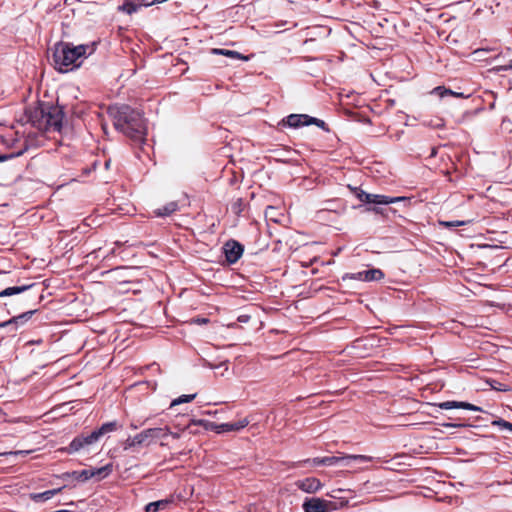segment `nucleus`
<instances>
[{
  "mask_svg": "<svg viewBox=\"0 0 512 512\" xmlns=\"http://www.w3.org/2000/svg\"><path fill=\"white\" fill-rule=\"evenodd\" d=\"M275 208L273 207H268L266 212H265V215L267 218L275 221V222H278L279 220L277 218H275Z\"/></svg>",
  "mask_w": 512,
  "mask_h": 512,
  "instance_id": "nucleus-31",
  "label": "nucleus"
},
{
  "mask_svg": "<svg viewBox=\"0 0 512 512\" xmlns=\"http://www.w3.org/2000/svg\"><path fill=\"white\" fill-rule=\"evenodd\" d=\"M436 156H437V150L435 148H433L429 157H436Z\"/></svg>",
  "mask_w": 512,
  "mask_h": 512,
  "instance_id": "nucleus-39",
  "label": "nucleus"
},
{
  "mask_svg": "<svg viewBox=\"0 0 512 512\" xmlns=\"http://www.w3.org/2000/svg\"><path fill=\"white\" fill-rule=\"evenodd\" d=\"M193 322L198 323V324H205V323L208 322V319H206V318H197V319H194Z\"/></svg>",
  "mask_w": 512,
  "mask_h": 512,
  "instance_id": "nucleus-35",
  "label": "nucleus"
},
{
  "mask_svg": "<svg viewBox=\"0 0 512 512\" xmlns=\"http://www.w3.org/2000/svg\"><path fill=\"white\" fill-rule=\"evenodd\" d=\"M248 424L249 420L247 418H243L235 423L218 424L217 433L239 431L245 428Z\"/></svg>",
  "mask_w": 512,
  "mask_h": 512,
  "instance_id": "nucleus-15",
  "label": "nucleus"
},
{
  "mask_svg": "<svg viewBox=\"0 0 512 512\" xmlns=\"http://www.w3.org/2000/svg\"><path fill=\"white\" fill-rule=\"evenodd\" d=\"M211 53L214 55H223V56L229 57L231 59H237V60H243V61H247L249 59L247 56H244L234 50L213 48V49H211Z\"/></svg>",
  "mask_w": 512,
  "mask_h": 512,
  "instance_id": "nucleus-16",
  "label": "nucleus"
},
{
  "mask_svg": "<svg viewBox=\"0 0 512 512\" xmlns=\"http://www.w3.org/2000/svg\"><path fill=\"white\" fill-rule=\"evenodd\" d=\"M437 406L441 409H454V408H462L466 410H472V411H482V409L478 406H475L468 402H459V401H446L437 404Z\"/></svg>",
  "mask_w": 512,
  "mask_h": 512,
  "instance_id": "nucleus-14",
  "label": "nucleus"
},
{
  "mask_svg": "<svg viewBox=\"0 0 512 512\" xmlns=\"http://www.w3.org/2000/svg\"><path fill=\"white\" fill-rule=\"evenodd\" d=\"M139 7L140 5L135 4L133 1L126 0L121 6H119V10L127 14H132L136 12Z\"/></svg>",
  "mask_w": 512,
  "mask_h": 512,
  "instance_id": "nucleus-24",
  "label": "nucleus"
},
{
  "mask_svg": "<svg viewBox=\"0 0 512 512\" xmlns=\"http://www.w3.org/2000/svg\"><path fill=\"white\" fill-rule=\"evenodd\" d=\"M238 320L241 322H247L249 320V316H247V315L240 316L238 318Z\"/></svg>",
  "mask_w": 512,
  "mask_h": 512,
  "instance_id": "nucleus-37",
  "label": "nucleus"
},
{
  "mask_svg": "<svg viewBox=\"0 0 512 512\" xmlns=\"http://www.w3.org/2000/svg\"><path fill=\"white\" fill-rule=\"evenodd\" d=\"M93 51L89 45L73 46L70 43L60 42L54 48V63L57 70L67 72L81 63V59Z\"/></svg>",
  "mask_w": 512,
  "mask_h": 512,
  "instance_id": "nucleus-2",
  "label": "nucleus"
},
{
  "mask_svg": "<svg viewBox=\"0 0 512 512\" xmlns=\"http://www.w3.org/2000/svg\"><path fill=\"white\" fill-rule=\"evenodd\" d=\"M14 155L13 154H0V160H10L11 158H13Z\"/></svg>",
  "mask_w": 512,
  "mask_h": 512,
  "instance_id": "nucleus-34",
  "label": "nucleus"
},
{
  "mask_svg": "<svg viewBox=\"0 0 512 512\" xmlns=\"http://www.w3.org/2000/svg\"><path fill=\"white\" fill-rule=\"evenodd\" d=\"M63 488H57V489H53V490H48V491H45V492H42V493H34V494H31V499L38 502V501H45V500H49L50 498H52L54 495L60 493L62 491Z\"/></svg>",
  "mask_w": 512,
  "mask_h": 512,
  "instance_id": "nucleus-17",
  "label": "nucleus"
},
{
  "mask_svg": "<svg viewBox=\"0 0 512 512\" xmlns=\"http://www.w3.org/2000/svg\"><path fill=\"white\" fill-rule=\"evenodd\" d=\"M109 164H110V162H104V168H105L106 170H107V169H109Z\"/></svg>",
  "mask_w": 512,
  "mask_h": 512,
  "instance_id": "nucleus-40",
  "label": "nucleus"
},
{
  "mask_svg": "<svg viewBox=\"0 0 512 512\" xmlns=\"http://www.w3.org/2000/svg\"><path fill=\"white\" fill-rule=\"evenodd\" d=\"M304 512H333L337 509L334 502L322 498L306 499L302 505Z\"/></svg>",
  "mask_w": 512,
  "mask_h": 512,
  "instance_id": "nucleus-6",
  "label": "nucleus"
},
{
  "mask_svg": "<svg viewBox=\"0 0 512 512\" xmlns=\"http://www.w3.org/2000/svg\"><path fill=\"white\" fill-rule=\"evenodd\" d=\"M492 425L499 426L502 429H507L509 431H512V423L505 421L503 419L494 420L492 422Z\"/></svg>",
  "mask_w": 512,
  "mask_h": 512,
  "instance_id": "nucleus-28",
  "label": "nucleus"
},
{
  "mask_svg": "<svg viewBox=\"0 0 512 512\" xmlns=\"http://www.w3.org/2000/svg\"><path fill=\"white\" fill-rule=\"evenodd\" d=\"M384 277V273L380 269H371L353 274H347L344 279L349 278L360 281H377Z\"/></svg>",
  "mask_w": 512,
  "mask_h": 512,
  "instance_id": "nucleus-13",
  "label": "nucleus"
},
{
  "mask_svg": "<svg viewBox=\"0 0 512 512\" xmlns=\"http://www.w3.org/2000/svg\"><path fill=\"white\" fill-rule=\"evenodd\" d=\"M35 311H28V312H25L17 317H14L6 322H3L0 324V327H5V326H8L10 324H18V323H24L25 321L29 320L31 315L34 313Z\"/></svg>",
  "mask_w": 512,
  "mask_h": 512,
  "instance_id": "nucleus-19",
  "label": "nucleus"
},
{
  "mask_svg": "<svg viewBox=\"0 0 512 512\" xmlns=\"http://www.w3.org/2000/svg\"><path fill=\"white\" fill-rule=\"evenodd\" d=\"M358 462V463H367L372 461V457L366 455H344L342 457L332 456V457H323V458H314V465H336L340 462H343L345 465H349L350 462Z\"/></svg>",
  "mask_w": 512,
  "mask_h": 512,
  "instance_id": "nucleus-5",
  "label": "nucleus"
},
{
  "mask_svg": "<svg viewBox=\"0 0 512 512\" xmlns=\"http://www.w3.org/2000/svg\"><path fill=\"white\" fill-rule=\"evenodd\" d=\"M168 505V500H159L156 502H151L146 506V512H157L159 510L165 509Z\"/></svg>",
  "mask_w": 512,
  "mask_h": 512,
  "instance_id": "nucleus-22",
  "label": "nucleus"
},
{
  "mask_svg": "<svg viewBox=\"0 0 512 512\" xmlns=\"http://www.w3.org/2000/svg\"><path fill=\"white\" fill-rule=\"evenodd\" d=\"M282 122L284 125H287L292 128H299L301 126H306L310 124H315L321 128H324L325 126L324 121L310 117L306 114H291Z\"/></svg>",
  "mask_w": 512,
  "mask_h": 512,
  "instance_id": "nucleus-7",
  "label": "nucleus"
},
{
  "mask_svg": "<svg viewBox=\"0 0 512 512\" xmlns=\"http://www.w3.org/2000/svg\"><path fill=\"white\" fill-rule=\"evenodd\" d=\"M30 119L34 127L41 131H60L63 114L58 107L36 108Z\"/></svg>",
  "mask_w": 512,
  "mask_h": 512,
  "instance_id": "nucleus-3",
  "label": "nucleus"
},
{
  "mask_svg": "<svg viewBox=\"0 0 512 512\" xmlns=\"http://www.w3.org/2000/svg\"><path fill=\"white\" fill-rule=\"evenodd\" d=\"M295 486L305 493L313 494L319 491L323 487V484L316 477H307L297 480Z\"/></svg>",
  "mask_w": 512,
  "mask_h": 512,
  "instance_id": "nucleus-11",
  "label": "nucleus"
},
{
  "mask_svg": "<svg viewBox=\"0 0 512 512\" xmlns=\"http://www.w3.org/2000/svg\"><path fill=\"white\" fill-rule=\"evenodd\" d=\"M168 436H172L173 438L178 439L180 437V434L171 431V433Z\"/></svg>",
  "mask_w": 512,
  "mask_h": 512,
  "instance_id": "nucleus-38",
  "label": "nucleus"
},
{
  "mask_svg": "<svg viewBox=\"0 0 512 512\" xmlns=\"http://www.w3.org/2000/svg\"><path fill=\"white\" fill-rule=\"evenodd\" d=\"M223 250L229 263L237 262L243 253V247L238 242L233 240L226 242Z\"/></svg>",
  "mask_w": 512,
  "mask_h": 512,
  "instance_id": "nucleus-12",
  "label": "nucleus"
},
{
  "mask_svg": "<svg viewBox=\"0 0 512 512\" xmlns=\"http://www.w3.org/2000/svg\"><path fill=\"white\" fill-rule=\"evenodd\" d=\"M136 446H141L138 434H136L133 437H128L125 440V442L123 443L124 450H129V449H131L133 447H136Z\"/></svg>",
  "mask_w": 512,
  "mask_h": 512,
  "instance_id": "nucleus-25",
  "label": "nucleus"
},
{
  "mask_svg": "<svg viewBox=\"0 0 512 512\" xmlns=\"http://www.w3.org/2000/svg\"><path fill=\"white\" fill-rule=\"evenodd\" d=\"M178 206L176 202H170L162 208L155 211L157 216H168L177 210Z\"/></svg>",
  "mask_w": 512,
  "mask_h": 512,
  "instance_id": "nucleus-21",
  "label": "nucleus"
},
{
  "mask_svg": "<svg viewBox=\"0 0 512 512\" xmlns=\"http://www.w3.org/2000/svg\"><path fill=\"white\" fill-rule=\"evenodd\" d=\"M358 198L362 202L375 203V204H392V203L409 200L408 197H388V196H384V195L370 194V193H366L363 191H361L358 194Z\"/></svg>",
  "mask_w": 512,
  "mask_h": 512,
  "instance_id": "nucleus-8",
  "label": "nucleus"
},
{
  "mask_svg": "<svg viewBox=\"0 0 512 512\" xmlns=\"http://www.w3.org/2000/svg\"><path fill=\"white\" fill-rule=\"evenodd\" d=\"M112 472V465L107 464L100 468H89L81 472H74L73 474L80 480L86 481L91 478L104 479Z\"/></svg>",
  "mask_w": 512,
  "mask_h": 512,
  "instance_id": "nucleus-9",
  "label": "nucleus"
},
{
  "mask_svg": "<svg viewBox=\"0 0 512 512\" xmlns=\"http://www.w3.org/2000/svg\"><path fill=\"white\" fill-rule=\"evenodd\" d=\"M192 425L202 426L205 430H211V431H215L217 433L218 424H216L214 422H210V421H207L204 419H198V420L194 419V420H191V422L188 424V427H190Z\"/></svg>",
  "mask_w": 512,
  "mask_h": 512,
  "instance_id": "nucleus-18",
  "label": "nucleus"
},
{
  "mask_svg": "<svg viewBox=\"0 0 512 512\" xmlns=\"http://www.w3.org/2000/svg\"><path fill=\"white\" fill-rule=\"evenodd\" d=\"M30 287H32V285H23V286H18V287H8V288L4 289L2 292H0V297L12 296V295H15V294H19V293H22V292L28 290Z\"/></svg>",
  "mask_w": 512,
  "mask_h": 512,
  "instance_id": "nucleus-20",
  "label": "nucleus"
},
{
  "mask_svg": "<svg viewBox=\"0 0 512 512\" xmlns=\"http://www.w3.org/2000/svg\"><path fill=\"white\" fill-rule=\"evenodd\" d=\"M443 426L447 427V428H454V427H462L464 425L463 424H455V423H444Z\"/></svg>",
  "mask_w": 512,
  "mask_h": 512,
  "instance_id": "nucleus-33",
  "label": "nucleus"
},
{
  "mask_svg": "<svg viewBox=\"0 0 512 512\" xmlns=\"http://www.w3.org/2000/svg\"><path fill=\"white\" fill-rule=\"evenodd\" d=\"M431 93L439 95L440 98H443V97H445L447 95H452V96H455V97H463L462 93L454 92V91H452L450 89H446V88L441 87V86H438V87L434 88Z\"/></svg>",
  "mask_w": 512,
  "mask_h": 512,
  "instance_id": "nucleus-23",
  "label": "nucleus"
},
{
  "mask_svg": "<svg viewBox=\"0 0 512 512\" xmlns=\"http://www.w3.org/2000/svg\"><path fill=\"white\" fill-rule=\"evenodd\" d=\"M289 160H294V155H290Z\"/></svg>",
  "mask_w": 512,
  "mask_h": 512,
  "instance_id": "nucleus-41",
  "label": "nucleus"
},
{
  "mask_svg": "<svg viewBox=\"0 0 512 512\" xmlns=\"http://www.w3.org/2000/svg\"><path fill=\"white\" fill-rule=\"evenodd\" d=\"M509 69H512V60L509 62V64L507 66L499 67L497 70L501 71V70H509Z\"/></svg>",
  "mask_w": 512,
  "mask_h": 512,
  "instance_id": "nucleus-36",
  "label": "nucleus"
},
{
  "mask_svg": "<svg viewBox=\"0 0 512 512\" xmlns=\"http://www.w3.org/2000/svg\"><path fill=\"white\" fill-rule=\"evenodd\" d=\"M110 115L114 118V125L128 137L142 141L146 134V125L141 114L127 105L112 106Z\"/></svg>",
  "mask_w": 512,
  "mask_h": 512,
  "instance_id": "nucleus-1",
  "label": "nucleus"
},
{
  "mask_svg": "<svg viewBox=\"0 0 512 512\" xmlns=\"http://www.w3.org/2000/svg\"><path fill=\"white\" fill-rule=\"evenodd\" d=\"M30 451H22V450H19V451H11V452H5V453H2L1 455H26L28 454Z\"/></svg>",
  "mask_w": 512,
  "mask_h": 512,
  "instance_id": "nucleus-32",
  "label": "nucleus"
},
{
  "mask_svg": "<svg viewBox=\"0 0 512 512\" xmlns=\"http://www.w3.org/2000/svg\"><path fill=\"white\" fill-rule=\"evenodd\" d=\"M99 438L100 437L95 431L86 436H78L70 443L69 447L67 448V451L69 453L77 452L86 446L92 445L93 443L98 441Z\"/></svg>",
  "mask_w": 512,
  "mask_h": 512,
  "instance_id": "nucleus-10",
  "label": "nucleus"
},
{
  "mask_svg": "<svg viewBox=\"0 0 512 512\" xmlns=\"http://www.w3.org/2000/svg\"><path fill=\"white\" fill-rule=\"evenodd\" d=\"M116 429V422H109L103 424L98 430L95 432L98 434L99 437L104 435L105 433L112 432Z\"/></svg>",
  "mask_w": 512,
  "mask_h": 512,
  "instance_id": "nucleus-26",
  "label": "nucleus"
},
{
  "mask_svg": "<svg viewBox=\"0 0 512 512\" xmlns=\"http://www.w3.org/2000/svg\"><path fill=\"white\" fill-rule=\"evenodd\" d=\"M170 433V428L168 426H164L145 429L138 433V435L140 439V444L143 447H148L152 444H155L157 441H160L161 447H165L167 444L164 442V440L168 437Z\"/></svg>",
  "mask_w": 512,
  "mask_h": 512,
  "instance_id": "nucleus-4",
  "label": "nucleus"
},
{
  "mask_svg": "<svg viewBox=\"0 0 512 512\" xmlns=\"http://www.w3.org/2000/svg\"><path fill=\"white\" fill-rule=\"evenodd\" d=\"M488 383L495 390H498V391H508L509 390V388L507 386H505L495 380H490V381H488Z\"/></svg>",
  "mask_w": 512,
  "mask_h": 512,
  "instance_id": "nucleus-29",
  "label": "nucleus"
},
{
  "mask_svg": "<svg viewBox=\"0 0 512 512\" xmlns=\"http://www.w3.org/2000/svg\"><path fill=\"white\" fill-rule=\"evenodd\" d=\"M195 397H196V394L182 395V396L174 399L171 402L170 407H173V406H176V405H179V404H182V403L191 402L192 400L195 399Z\"/></svg>",
  "mask_w": 512,
  "mask_h": 512,
  "instance_id": "nucleus-27",
  "label": "nucleus"
},
{
  "mask_svg": "<svg viewBox=\"0 0 512 512\" xmlns=\"http://www.w3.org/2000/svg\"><path fill=\"white\" fill-rule=\"evenodd\" d=\"M441 226H444V227H455V226H461V225H464L465 222L464 221H440L439 222Z\"/></svg>",
  "mask_w": 512,
  "mask_h": 512,
  "instance_id": "nucleus-30",
  "label": "nucleus"
}]
</instances>
